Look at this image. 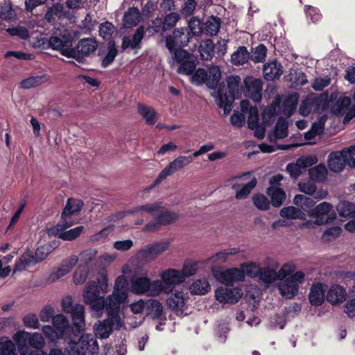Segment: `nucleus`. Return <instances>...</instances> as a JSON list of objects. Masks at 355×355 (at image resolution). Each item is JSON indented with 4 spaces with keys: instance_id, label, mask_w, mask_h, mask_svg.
<instances>
[{
    "instance_id": "1",
    "label": "nucleus",
    "mask_w": 355,
    "mask_h": 355,
    "mask_svg": "<svg viewBox=\"0 0 355 355\" xmlns=\"http://www.w3.org/2000/svg\"><path fill=\"white\" fill-rule=\"evenodd\" d=\"M128 296L126 279L123 276H118L114 282L113 292L107 297V318L98 321L94 326V333L96 337L101 339L107 338L114 328L122 327L123 321L119 313V307L121 304L126 302Z\"/></svg>"
},
{
    "instance_id": "2",
    "label": "nucleus",
    "mask_w": 355,
    "mask_h": 355,
    "mask_svg": "<svg viewBox=\"0 0 355 355\" xmlns=\"http://www.w3.org/2000/svg\"><path fill=\"white\" fill-rule=\"evenodd\" d=\"M295 269V264L288 262L284 263L277 272L279 279L282 281L278 285V289L280 294L287 299H292L297 294L300 285L304 280L305 275L302 271L293 274Z\"/></svg>"
},
{
    "instance_id": "3",
    "label": "nucleus",
    "mask_w": 355,
    "mask_h": 355,
    "mask_svg": "<svg viewBox=\"0 0 355 355\" xmlns=\"http://www.w3.org/2000/svg\"><path fill=\"white\" fill-rule=\"evenodd\" d=\"M74 37L68 29L58 30L49 39L41 37L37 40L35 46L46 49L50 47L59 51L67 58H76V51L73 46Z\"/></svg>"
},
{
    "instance_id": "4",
    "label": "nucleus",
    "mask_w": 355,
    "mask_h": 355,
    "mask_svg": "<svg viewBox=\"0 0 355 355\" xmlns=\"http://www.w3.org/2000/svg\"><path fill=\"white\" fill-rule=\"evenodd\" d=\"M299 95L297 93L288 96H276L271 105L264 110L263 120L265 123H268L275 115L279 113L288 117L291 116L296 110Z\"/></svg>"
},
{
    "instance_id": "5",
    "label": "nucleus",
    "mask_w": 355,
    "mask_h": 355,
    "mask_svg": "<svg viewBox=\"0 0 355 355\" xmlns=\"http://www.w3.org/2000/svg\"><path fill=\"white\" fill-rule=\"evenodd\" d=\"M130 288L127 286L128 292L135 295H146L148 296H157L159 295L163 289V283L159 280L151 281L146 276H132L130 279Z\"/></svg>"
},
{
    "instance_id": "6",
    "label": "nucleus",
    "mask_w": 355,
    "mask_h": 355,
    "mask_svg": "<svg viewBox=\"0 0 355 355\" xmlns=\"http://www.w3.org/2000/svg\"><path fill=\"white\" fill-rule=\"evenodd\" d=\"M53 325H44L42 328L44 336L51 343H57L71 331L67 318L62 314H58L53 318Z\"/></svg>"
},
{
    "instance_id": "7",
    "label": "nucleus",
    "mask_w": 355,
    "mask_h": 355,
    "mask_svg": "<svg viewBox=\"0 0 355 355\" xmlns=\"http://www.w3.org/2000/svg\"><path fill=\"white\" fill-rule=\"evenodd\" d=\"M241 78L238 76H231L227 78L228 94H223L220 89L218 90L216 103L223 108V113L227 115L232 110V105L234 99L239 95V84Z\"/></svg>"
},
{
    "instance_id": "8",
    "label": "nucleus",
    "mask_w": 355,
    "mask_h": 355,
    "mask_svg": "<svg viewBox=\"0 0 355 355\" xmlns=\"http://www.w3.org/2000/svg\"><path fill=\"white\" fill-rule=\"evenodd\" d=\"M100 291L96 282L92 281L87 284L83 293L85 303L90 306L97 318L102 315L104 308L107 309V297L100 296Z\"/></svg>"
},
{
    "instance_id": "9",
    "label": "nucleus",
    "mask_w": 355,
    "mask_h": 355,
    "mask_svg": "<svg viewBox=\"0 0 355 355\" xmlns=\"http://www.w3.org/2000/svg\"><path fill=\"white\" fill-rule=\"evenodd\" d=\"M193 162L191 156H179L166 166L159 174L153 184L146 188L144 191L148 192L156 185L161 183L168 176L172 175L175 171L184 168Z\"/></svg>"
},
{
    "instance_id": "10",
    "label": "nucleus",
    "mask_w": 355,
    "mask_h": 355,
    "mask_svg": "<svg viewBox=\"0 0 355 355\" xmlns=\"http://www.w3.org/2000/svg\"><path fill=\"white\" fill-rule=\"evenodd\" d=\"M178 218V214L168 209H162V207L154 214L153 220L148 223L144 227L146 231L157 230L162 225H167L175 221Z\"/></svg>"
},
{
    "instance_id": "11",
    "label": "nucleus",
    "mask_w": 355,
    "mask_h": 355,
    "mask_svg": "<svg viewBox=\"0 0 355 355\" xmlns=\"http://www.w3.org/2000/svg\"><path fill=\"white\" fill-rule=\"evenodd\" d=\"M191 35L187 28H176L173 31L172 35L166 38V46L168 51L173 54L177 49H182L181 47L187 45Z\"/></svg>"
},
{
    "instance_id": "12",
    "label": "nucleus",
    "mask_w": 355,
    "mask_h": 355,
    "mask_svg": "<svg viewBox=\"0 0 355 355\" xmlns=\"http://www.w3.org/2000/svg\"><path fill=\"white\" fill-rule=\"evenodd\" d=\"M309 216L316 218L318 225H325L336 218V213L333 205L327 202H322L312 209Z\"/></svg>"
},
{
    "instance_id": "13",
    "label": "nucleus",
    "mask_w": 355,
    "mask_h": 355,
    "mask_svg": "<svg viewBox=\"0 0 355 355\" xmlns=\"http://www.w3.org/2000/svg\"><path fill=\"white\" fill-rule=\"evenodd\" d=\"M173 58L180 64L177 71L180 74H192L196 67L195 58L187 51L177 49L172 54Z\"/></svg>"
},
{
    "instance_id": "14",
    "label": "nucleus",
    "mask_w": 355,
    "mask_h": 355,
    "mask_svg": "<svg viewBox=\"0 0 355 355\" xmlns=\"http://www.w3.org/2000/svg\"><path fill=\"white\" fill-rule=\"evenodd\" d=\"M211 271L216 279L226 286H232L235 282L243 281L244 279L243 273L237 268L225 270L212 268Z\"/></svg>"
},
{
    "instance_id": "15",
    "label": "nucleus",
    "mask_w": 355,
    "mask_h": 355,
    "mask_svg": "<svg viewBox=\"0 0 355 355\" xmlns=\"http://www.w3.org/2000/svg\"><path fill=\"white\" fill-rule=\"evenodd\" d=\"M317 162L316 156H303L297 159L295 163L288 164L286 166V171L292 178L297 179L302 174L304 168L313 166Z\"/></svg>"
},
{
    "instance_id": "16",
    "label": "nucleus",
    "mask_w": 355,
    "mask_h": 355,
    "mask_svg": "<svg viewBox=\"0 0 355 355\" xmlns=\"http://www.w3.org/2000/svg\"><path fill=\"white\" fill-rule=\"evenodd\" d=\"M242 295L243 291L240 288L219 287L215 291V297L220 303L236 304Z\"/></svg>"
},
{
    "instance_id": "17",
    "label": "nucleus",
    "mask_w": 355,
    "mask_h": 355,
    "mask_svg": "<svg viewBox=\"0 0 355 355\" xmlns=\"http://www.w3.org/2000/svg\"><path fill=\"white\" fill-rule=\"evenodd\" d=\"M161 282L163 283L164 289L162 292L168 293L176 285L184 282V277L181 272L176 269H168L160 274Z\"/></svg>"
},
{
    "instance_id": "18",
    "label": "nucleus",
    "mask_w": 355,
    "mask_h": 355,
    "mask_svg": "<svg viewBox=\"0 0 355 355\" xmlns=\"http://www.w3.org/2000/svg\"><path fill=\"white\" fill-rule=\"evenodd\" d=\"M244 83V96L250 98L254 102H260L262 97V81L260 79L247 77Z\"/></svg>"
},
{
    "instance_id": "19",
    "label": "nucleus",
    "mask_w": 355,
    "mask_h": 355,
    "mask_svg": "<svg viewBox=\"0 0 355 355\" xmlns=\"http://www.w3.org/2000/svg\"><path fill=\"white\" fill-rule=\"evenodd\" d=\"M77 345L85 355H97L98 352V345L91 334H83L76 342Z\"/></svg>"
},
{
    "instance_id": "20",
    "label": "nucleus",
    "mask_w": 355,
    "mask_h": 355,
    "mask_svg": "<svg viewBox=\"0 0 355 355\" xmlns=\"http://www.w3.org/2000/svg\"><path fill=\"white\" fill-rule=\"evenodd\" d=\"M98 47V44L94 38L81 39L74 48L76 51V59L80 60V55L87 57L94 53Z\"/></svg>"
},
{
    "instance_id": "21",
    "label": "nucleus",
    "mask_w": 355,
    "mask_h": 355,
    "mask_svg": "<svg viewBox=\"0 0 355 355\" xmlns=\"http://www.w3.org/2000/svg\"><path fill=\"white\" fill-rule=\"evenodd\" d=\"M144 33V27L140 26L136 30L132 38L129 36H124L122 39V51H125L128 48L134 50L140 49Z\"/></svg>"
},
{
    "instance_id": "22",
    "label": "nucleus",
    "mask_w": 355,
    "mask_h": 355,
    "mask_svg": "<svg viewBox=\"0 0 355 355\" xmlns=\"http://www.w3.org/2000/svg\"><path fill=\"white\" fill-rule=\"evenodd\" d=\"M169 247V243L163 241L148 245L142 248L139 253L145 259H153L165 252Z\"/></svg>"
},
{
    "instance_id": "23",
    "label": "nucleus",
    "mask_w": 355,
    "mask_h": 355,
    "mask_svg": "<svg viewBox=\"0 0 355 355\" xmlns=\"http://www.w3.org/2000/svg\"><path fill=\"white\" fill-rule=\"evenodd\" d=\"M166 304L176 315L182 316L185 299L182 291L172 293L166 301Z\"/></svg>"
},
{
    "instance_id": "24",
    "label": "nucleus",
    "mask_w": 355,
    "mask_h": 355,
    "mask_svg": "<svg viewBox=\"0 0 355 355\" xmlns=\"http://www.w3.org/2000/svg\"><path fill=\"white\" fill-rule=\"evenodd\" d=\"M78 258L76 255L69 257L64 260L61 265L50 275V279L53 282L58 280L71 271L72 268L77 263Z\"/></svg>"
},
{
    "instance_id": "25",
    "label": "nucleus",
    "mask_w": 355,
    "mask_h": 355,
    "mask_svg": "<svg viewBox=\"0 0 355 355\" xmlns=\"http://www.w3.org/2000/svg\"><path fill=\"white\" fill-rule=\"evenodd\" d=\"M347 157L340 151L331 153L328 156V166L330 171L339 173L343 170L346 165Z\"/></svg>"
},
{
    "instance_id": "26",
    "label": "nucleus",
    "mask_w": 355,
    "mask_h": 355,
    "mask_svg": "<svg viewBox=\"0 0 355 355\" xmlns=\"http://www.w3.org/2000/svg\"><path fill=\"white\" fill-rule=\"evenodd\" d=\"M69 313H71L73 324L76 327V330L78 332L83 331L85 328V308L83 305L80 304H75L74 307L71 311H69Z\"/></svg>"
},
{
    "instance_id": "27",
    "label": "nucleus",
    "mask_w": 355,
    "mask_h": 355,
    "mask_svg": "<svg viewBox=\"0 0 355 355\" xmlns=\"http://www.w3.org/2000/svg\"><path fill=\"white\" fill-rule=\"evenodd\" d=\"M263 72L266 80H273L279 79L282 75L283 67L280 63L274 60L264 64Z\"/></svg>"
},
{
    "instance_id": "28",
    "label": "nucleus",
    "mask_w": 355,
    "mask_h": 355,
    "mask_svg": "<svg viewBox=\"0 0 355 355\" xmlns=\"http://www.w3.org/2000/svg\"><path fill=\"white\" fill-rule=\"evenodd\" d=\"M347 292L340 285L332 286L327 292V300L331 304L336 305L343 302L346 300Z\"/></svg>"
},
{
    "instance_id": "29",
    "label": "nucleus",
    "mask_w": 355,
    "mask_h": 355,
    "mask_svg": "<svg viewBox=\"0 0 355 355\" xmlns=\"http://www.w3.org/2000/svg\"><path fill=\"white\" fill-rule=\"evenodd\" d=\"M325 286L322 283L313 284L310 290L309 299L310 303L313 306H320L324 301L325 297Z\"/></svg>"
},
{
    "instance_id": "30",
    "label": "nucleus",
    "mask_w": 355,
    "mask_h": 355,
    "mask_svg": "<svg viewBox=\"0 0 355 355\" xmlns=\"http://www.w3.org/2000/svg\"><path fill=\"white\" fill-rule=\"evenodd\" d=\"M30 333L25 331L17 332L13 336V340L17 345L18 351L20 355H29L31 354V348L27 345L29 343Z\"/></svg>"
},
{
    "instance_id": "31",
    "label": "nucleus",
    "mask_w": 355,
    "mask_h": 355,
    "mask_svg": "<svg viewBox=\"0 0 355 355\" xmlns=\"http://www.w3.org/2000/svg\"><path fill=\"white\" fill-rule=\"evenodd\" d=\"M29 345L35 349H31V354L29 355H45L44 352L42 350L45 346V340L42 335L37 332L30 333Z\"/></svg>"
},
{
    "instance_id": "32",
    "label": "nucleus",
    "mask_w": 355,
    "mask_h": 355,
    "mask_svg": "<svg viewBox=\"0 0 355 355\" xmlns=\"http://www.w3.org/2000/svg\"><path fill=\"white\" fill-rule=\"evenodd\" d=\"M83 202L80 200L69 198L62 213L64 219H71V216L78 213L83 207Z\"/></svg>"
},
{
    "instance_id": "33",
    "label": "nucleus",
    "mask_w": 355,
    "mask_h": 355,
    "mask_svg": "<svg viewBox=\"0 0 355 355\" xmlns=\"http://www.w3.org/2000/svg\"><path fill=\"white\" fill-rule=\"evenodd\" d=\"M161 205L162 202H154L151 204L139 205L128 210L125 213H123L121 217H123L125 214H140L141 216H144V214H149L154 216V214L156 211L159 209Z\"/></svg>"
},
{
    "instance_id": "34",
    "label": "nucleus",
    "mask_w": 355,
    "mask_h": 355,
    "mask_svg": "<svg viewBox=\"0 0 355 355\" xmlns=\"http://www.w3.org/2000/svg\"><path fill=\"white\" fill-rule=\"evenodd\" d=\"M35 264V259H34V256L31 251L25 252L16 262L13 273L17 272V271H22L26 270L28 267Z\"/></svg>"
},
{
    "instance_id": "35",
    "label": "nucleus",
    "mask_w": 355,
    "mask_h": 355,
    "mask_svg": "<svg viewBox=\"0 0 355 355\" xmlns=\"http://www.w3.org/2000/svg\"><path fill=\"white\" fill-rule=\"evenodd\" d=\"M138 112L146 124L153 125L155 123L157 112L153 107L139 103L138 105Z\"/></svg>"
},
{
    "instance_id": "36",
    "label": "nucleus",
    "mask_w": 355,
    "mask_h": 355,
    "mask_svg": "<svg viewBox=\"0 0 355 355\" xmlns=\"http://www.w3.org/2000/svg\"><path fill=\"white\" fill-rule=\"evenodd\" d=\"M239 252V248H228L220 251L212 255L211 257L206 260V263H211L214 264L225 263L229 256L234 255Z\"/></svg>"
},
{
    "instance_id": "37",
    "label": "nucleus",
    "mask_w": 355,
    "mask_h": 355,
    "mask_svg": "<svg viewBox=\"0 0 355 355\" xmlns=\"http://www.w3.org/2000/svg\"><path fill=\"white\" fill-rule=\"evenodd\" d=\"M73 223L74 221L71 219H64L62 218V220L56 225L47 229V234L49 236H56L62 239V234L65 233L67 229L73 225Z\"/></svg>"
},
{
    "instance_id": "38",
    "label": "nucleus",
    "mask_w": 355,
    "mask_h": 355,
    "mask_svg": "<svg viewBox=\"0 0 355 355\" xmlns=\"http://www.w3.org/2000/svg\"><path fill=\"white\" fill-rule=\"evenodd\" d=\"M288 136V122L283 118H279L275 125L274 133L269 135L270 141H275L277 139H283Z\"/></svg>"
},
{
    "instance_id": "39",
    "label": "nucleus",
    "mask_w": 355,
    "mask_h": 355,
    "mask_svg": "<svg viewBox=\"0 0 355 355\" xmlns=\"http://www.w3.org/2000/svg\"><path fill=\"white\" fill-rule=\"evenodd\" d=\"M250 103L247 100H243L241 102V112H234V114L230 117L231 123L236 127H241L245 123V114L248 109Z\"/></svg>"
},
{
    "instance_id": "40",
    "label": "nucleus",
    "mask_w": 355,
    "mask_h": 355,
    "mask_svg": "<svg viewBox=\"0 0 355 355\" xmlns=\"http://www.w3.org/2000/svg\"><path fill=\"white\" fill-rule=\"evenodd\" d=\"M257 183V179L254 177L248 183L245 184L241 188L239 184H234L232 185V189L236 191L235 196L237 200L246 198L250 193L251 191L256 187Z\"/></svg>"
},
{
    "instance_id": "41",
    "label": "nucleus",
    "mask_w": 355,
    "mask_h": 355,
    "mask_svg": "<svg viewBox=\"0 0 355 355\" xmlns=\"http://www.w3.org/2000/svg\"><path fill=\"white\" fill-rule=\"evenodd\" d=\"M210 289L211 286L206 278L196 279L189 286V291L192 295H205Z\"/></svg>"
},
{
    "instance_id": "42",
    "label": "nucleus",
    "mask_w": 355,
    "mask_h": 355,
    "mask_svg": "<svg viewBox=\"0 0 355 355\" xmlns=\"http://www.w3.org/2000/svg\"><path fill=\"white\" fill-rule=\"evenodd\" d=\"M266 193L270 197L271 204L275 207H279L286 199V193L281 188L274 189L273 187H268L266 190Z\"/></svg>"
},
{
    "instance_id": "43",
    "label": "nucleus",
    "mask_w": 355,
    "mask_h": 355,
    "mask_svg": "<svg viewBox=\"0 0 355 355\" xmlns=\"http://www.w3.org/2000/svg\"><path fill=\"white\" fill-rule=\"evenodd\" d=\"M215 45L212 40H203L199 46V53L202 60H211L214 53Z\"/></svg>"
},
{
    "instance_id": "44",
    "label": "nucleus",
    "mask_w": 355,
    "mask_h": 355,
    "mask_svg": "<svg viewBox=\"0 0 355 355\" xmlns=\"http://www.w3.org/2000/svg\"><path fill=\"white\" fill-rule=\"evenodd\" d=\"M259 278L266 284H270L279 280L276 268H270V267L262 268Z\"/></svg>"
},
{
    "instance_id": "45",
    "label": "nucleus",
    "mask_w": 355,
    "mask_h": 355,
    "mask_svg": "<svg viewBox=\"0 0 355 355\" xmlns=\"http://www.w3.org/2000/svg\"><path fill=\"white\" fill-rule=\"evenodd\" d=\"M250 53L245 46H239L231 56L232 62L236 66L242 65L248 62Z\"/></svg>"
},
{
    "instance_id": "46",
    "label": "nucleus",
    "mask_w": 355,
    "mask_h": 355,
    "mask_svg": "<svg viewBox=\"0 0 355 355\" xmlns=\"http://www.w3.org/2000/svg\"><path fill=\"white\" fill-rule=\"evenodd\" d=\"M141 20L140 11L137 8H130L124 15V23L127 27L137 26Z\"/></svg>"
},
{
    "instance_id": "47",
    "label": "nucleus",
    "mask_w": 355,
    "mask_h": 355,
    "mask_svg": "<svg viewBox=\"0 0 355 355\" xmlns=\"http://www.w3.org/2000/svg\"><path fill=\"white\" fill-rule=\"evenodd\" d=\"M324 129V121L322 119L320 120L319 123H314L312 125V127L310 130L305 132L304 138L307 141L306 144H315V141L313 139L318 135H320L323 132Z\"/></svg>"
},
{
    "instance_id": "48",
    "label": "nucleus",
    "mask_w": 355,
    "mask_h": 355,
    "mask_svg": "<svg viewBox=\"0 0 355 355\" xmlns=\"http://www.w3.org/2000/svg\"><path fill=\"white\" fill-rule=\"evenodd\" d=\"M337 211L340 216L345 218L355 217V205L349 201L340 202L337 206Z\"/></svg>"
},
{
    "instance_id": "49",
    "label": "nucleus",
    "mask_w": 355,
    "mask_h": 355,
    "mask_svg": "<svg viewBox=\"0 0 355 355\" xmlns=\"http://www.w3.org/2000/svg\"><path fill=\"white\" fill-rule=\"evenodd\" d=\"M280 215L282 217L288 219H304L306 216L303 211L293 206L282 208Z\"/></svg>"
},
{
    "instance_id": "50",
    "label": "nucleus",
    "mask_w": 355,
    "mask_h": 355,
    "mask_svg": "<svg viewBox=\"0 0 355 355\" xmlns=\"http://www.w3.org/2000/svg\"><path fill=\"white\" fill-rule=\"evenodd\" d=\"M64 15V6L60 3H55L49 8L44 15V19L49 23L54 22L56 18L60 19Z\"/></svg>"
},
{
    "instance_id": "51",
    "label": "nucleus",
    "mask_w": 355,
    "mask_h": 355,
    "mask_svg": "<svg viewBox=\"0 0 355 355\" xmlns=\"http://www.w3.org/2000/svg\"><path fill=\"white\" fill-rule=\"evenodd\" d=\"M309 177L312 181L321 182L326 178L327 171L324 165H317L309 171Z\"/></svg>"
},
{
    "instance_id": "52",
    "label": "nucleus",
    "mask_w": 355,
    "mask_h": 355,
    "mask_svg": "<svg viewBox=\"0 0 355 355\" xmlns=\"http://www.w3.org/2000/svg\"><path fill=\"white\" fill-rule=\"evenodd\" d=\"M15 345L7 337L0 338V355H15Z\"/></svg>"
},
{
    "instance_id": "53",
    "label": "nucleus",
    "mask_w": 355,
    "mask_h": 355,
    "mask_svg": "<svg viewBox=\"0 0 355 355\" xmlns=\"http://www.w3.org/2000/svg\"><path fill=\"white\" fill-rule=\"evenodd\" d=\"M148 314L150 315L153 318H159L163 311L162 304L155 300H147Z\"/></svg>"
},
{
    "instance_id": "54",
    "label": "nucleus",
    "mask_w": 355,
    "mask_h": 355,
    "mask_svg": "<svg viewBox=\"0 0 355 355\" xmlns=\"http://www.w3.org/2000/svg\"><path fill=\"white\" fill-rule=\"evenodd\" d=\"M220 76V70L218 66L211 67L209 71V74L207 73V86L209 88L214 89L217 86Z\"/></svg>"
},
{
    "instance_id": "55",
    "label": "nucleus",
    "mask_w": 355,
    "mask_h": 355,
    "mask_svg": "<svg viewBox=\"0 0 355 355\" xmlns=\"http://www.w3.org/2000/svg\"><path fill=\"white\" fill-rule=\"evenodd\" d=\"M220 28V19L216 17H211L205 23V31L210 35H216Z\"/></svg>"
},
{
    "instance_id": "56",
    "label": "nucleus",
    "mask_w": 355,
    "mask_h": 355,
    "mask_svg": "<svg viewBox=\"0 0 355 355\" xmlns=\"http://www.w3.org/2000/svg\"><path fill=\"white\" fill-rule=\"evenodd\" d=\"M293 203L305 210L308 208L313 207L315 202L311 198L299 194L294 197Z\"/></svg>"
},
{
    "instance_id": "57",
    "label": "nucleus",
    "mask_w": 355,
    "mask_h": 355,
    "mask_svg": "<svg viewBox=\"0 0 355 355\" xmlns=\"http://www.w3.org/2000/svg\"><path fill=\"white\" fill-rule=\"evenodd\" d=\"M351 99L347 96H341L337 100L333 107V110L336 114H343L345 110L349 108Z\"/></svg>"
},
{
    "instance_id": "58",
    "label": "nucleus",
    "mask_w": 355,
    "mask_h": 355,
    "mask_svg": "<svg viewBox=\"0 0 355 355\" xmlns=\"http://www.w3.org/2000/svg\"><path fill=\"white\" fill-rule=\"evenodd\" d=\"M198 270V263L191 260L186 261L182 266L181 275L184 277V280L186 277L194 275Z\"/></svg>"
},
{
    "instance_id": "59",
    "label": "nucleus",
    "mask_w": 355,
    "mask_h": 355,
    "mask_svg": "<svg viewBox=\"0 0 355 355\" xmlns=\"http://www.w3.org/2000/svg\"><path fill=\"white\" fill-rule=\"evenodd\" d=\"M180 16L178 12H171L166 15L162 19L164 23V31H168L174 27L180 20Z\"/></svg>"
},
{
    "instance_id": "60",
    "label": "nucleus",
    "mask_w": 355,
    "mask_h": 355,
    "mask_svg": "<svg viewBox=\"0 0 355 355\" xmlns=\"http://www.w3.org/2000/svg\"><path fill=\"white\" fill-rule=\"evenodd\" d=\"M118 51L115 46L114 43H112L108 46L107 52L106 55L102 60L101 65L103 67H107L114 60Z\"/></svg>"
},
{
    "instance_id": "61",
    "label": "nucleus",
    "mask_w": 355,
    "mask_h": 355,
    "mask_svg": "<svg viewBox=\"0 0 355 355\" xmlns=\"http://www.w3.org/2000/svg\"><path fill=\"white\" fill-rule=\"evenodd\" d=\"M248 114V125L250 129H254L259 124V111L257 107H248L246 112Z\"/></svg>"
},
{
    "instance_id": "62",
    "label": "nucleus",
    "mask_w": 355,
    "mask_h": 355,
    "mask_svg": "<svg viewBox=\"0 0 355 355\" xmlns=\"http://www.w3.org/2000/svg\"><path fill=\"white\" fill-rule=\"evenodd\" d=\"M254 206L260 210H267L270 207V202L266 196L263 194H256L252 198Z\"/></svg>"
},
{
    "instance_id": "63",
    "label": "nucleus",
    "mask_w": 355,
    "mask_h": 355,
    "mask_svg": "<svg viewBox=\"0 0 355 355\" xmlns=\"http://www.w3.org/2000/svg\"><path fill=\"white\" fill-rule=\"evenodd\" d=\"M114 32V26L108 21L101 24L99 26V35L105 40H110Z\"/></svg>"
},
{
    "instance_id": "64",
    "label": "nucleus",
    "mask_w": 355,
    "mask_h": 355,
    "mask_svg": "<svg viewBox=\"0 0 355 355\" xmlns=\"http://www.w3.org/2000/svg\"><path fill=\"white\" fill-rule=\"evenodd\" d=\"M23 322L26 327L37 329L40 328V324L36 314L28 313L23 318Z\"/></svg>"
}]
</instances>
